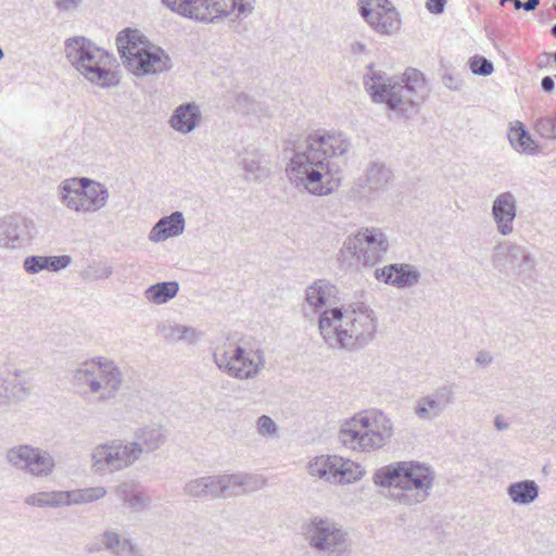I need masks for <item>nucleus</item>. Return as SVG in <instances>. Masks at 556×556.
<instances>
[{
  "mask_svg": "<svg viewBox=\"0 0 556 556\" xmlns=\"http://www.w3.org/2000/svg\"><path fill=\"white\" fill-rule=\"evenodd\" d=\"M351 50L358 54L366 51V46L363 42L356 41L351 45Z\"/></svg>",
  "mask_w": 556,
  "mask_h": 556,
  "instance_id": "obj_58",
  "label": "nucleus"
},
{
  "mask_svg": "<svg viewBox=\"0 0 556 556\" xmlns=\"http://www.w3.org/2000/svg\"><path fill=\"white\" fill-rule=\"evenodd\" d=\"M554 61L556 62V52L554 53Z\"/></svg>",
  "mask_w": 556,
  "mask_h": 556,
  "instance_id": "obj_63",
  "label": "nucleus"
},
{
  "mask_svg": "<svg viewBox=\"0 0 556 556\" xmlns=\"http://www.w3.org/2000/svg\"><path fill=\"white\" fill-rule=\"evenodd\" d=\"M116 496L135 511H143L150 508L151 497L142 485L136 481H124L115 489Z\"/></svg>",
  "mask_w": 556,
  "mask_h": 556,
  "instance_id": "obj_29",
  "label": "nucleus"
},
{
  "mask_svg": "<svg viewBox=\"0 0 556 556\" xmlns=\"http://www.w3.org/2000/svg\"><path fill=\"white\" fill-rule=\"evenodd\" d=\"M541 88L547 92V93H552L555 89V81H554V78L552 76H545L542 78L541 80Z\"/></svg>",
  "mask_w": 556,
  "mask_h": 556,
  "instance_id": "obj_53",
  "label": "nucleus"
},
{
  "mask_svg": "<svg viewBox=\"0 0 556 556\" xmlns=\"http://www.w3.org/2000/svg\"><path fill=\"white\" fill-rule=\"evenodd\" d=\"M342 132L317 130L299 144L286 167L289 181L299 190L315 197L333 193L342 182L338 159L350 150Z\"/></svg>",
  "mask_w": 556,
  "mask_h": 556,
  "instance_id": "obj_1",
  "label": "nucleus"
},
{
  "mask_svg": "<svg viewBox=\"0 0 556 556\" xmlns=\"http://www.w3.org/2000/svg\"><path fill=\"white\" fill-rule=\"evenodd\" d=\"M494 426L497 430H506L508 428V422H506L502 416H496L494 419Z\"/></svg>",
  "mask_w": 556,
  "mask_h": 556,
  "instance_id": "obj_56",
  "label": "nucleus"
},
{
  "mask_svg": "<svg viewBox=\"0 0 556 556\" xmlns=\"http://www.w3.org/2000/svg\"><path fill=\"white\" fill-rule=\"evenodd\" d=\"M358 11L367 24L380 35L391 36L401 28L400 14L389 0H358Z\"/></svg>",
  "mask_w": 556,
  "mask_h": 556,
  "instance_id": "obj_16",
  "label": "nucleus"
},
{
  "mask_svg": "<svg viewBox=\"0 0 556 556\" xmlns=\"http://www.w3.org/2000/svg\"><path fill=\"white\" fill-rule=\"evenodd\" d=\"M393 437V422L382 412L358 413L342 422L339 441L348 448L371 452L383 447Z\"/></svg>",
  "mask_w": 556,
  "mask_h": 556,
  "instance_id": "obj_7",
  "label": "nucleus"
},
{
  "mask_svg": "<svg viewBox=\"0 0 556 556\" xmlns=\"http://www.w3.org/2000/svg\"><path fill=\"white\" fill-rule=\"evenodd\" d=\"M28 388L22 380L20 370L7 363H0V406L9 407L25 400Z\"/></svg>",
  "mask_w": 556,
  "mask_h": 556,
  "instance_id": "obj_19",
  "label": "nucleus"
},
{
  "mask_svg": "<svg viewBox=\"0 0 556 556\" xmlns=\"http://www.w3.org/2000/svg\"><path fill=\"white\" fill-rule=\"evenodd\" d=\"M89 178H68L63 180L59 188L58 193L61 202L68 208L75 211L81 190L88 186Z\"/></svg>",
  "mask_w": 556,
  "mask_h": 556,
  "instance_id": "obj_34",
  "label": "nucleus"
},
{
  "mask_svg": "<svg viewBox=\"0 0 556 556\" xmlns=\"http://www.w3.org/2000/svg\"><path fill=\"white\" fill-rule=\"evenodd\" d=\"M443 84L451 90H460L463 88V81L454 78L451 74H444L442 77Z\"/></svg>",
  "mask_w": 556,
  "mask_h": 556,
  "instance_id": "obj_51",
  "label": "nucleus"
},
{
  "mask_svg": "<svg viewBox=\"0 0 556 556\" xmlns=\"http://www.w3.org/2000/svg\"><path fill=\"white\" fill-rule=\"evenodd\" d=\"M302 530L308 546L323 555L343 556L348 548L346 531L330 518L315 516Z\"/></svg>",
  "mask_w": 556,
  "mask_h": 556,
  "instance_id": "obj_10",
  "label": "nucleus"
},
{
  "mask_svg": "<svg viewBox=\"0 0 556 556\" xmlns=\"http://www.w3.org/2000/svg\"><path fill=\"white\" fill-rule=\"evenodd\" d=\"M71 261L68 255L47 256V270L58 271L66 268L71 264Z\"/></svg>",
  "mask_w": 556,
  "mask_h": 556,
  "instance_id": "obj_48",
  "label": "nucleus"
},
{
  "mask_svg": "<svg viewBox=\"0 0 556 556\" xmlns=\"http://www.w3.org/2000/svg\"><path fill=\"white\" fill-rule=\"evenodd\" d=\"M536 131L546 139H556V119L541 117L535 123Z\"/></svg>",
  "mask_w": 556,
  "mask_h": 556,
  "instance_id": "obj_44",
  "label": "nucleus"
},
{
  "mask_svg": "<svg viewBox=\"0 0 556 556\" xmlns=\"http://www.w3.org/2000/svg\"><path fill=\"white\" fill-rule=\"evenodd\" d=\"M521 261H522V256H520V254H518V255L516 256V258H510V262H509L510 264H509V265H510V266H511V268L515 270V265H516V264H518V263H519V262H521Z\"/></svg>",
  "mask_w": 556,
  "mask_h": 556,
  "instance_id": "obj_59",
  "label": "nucleus"
},
{
  "mask_svg": "<svg viewBox=\"0 0 556 556\" xmlns=\"http://www.w3.org/2000/svg\"><path fill=\"white\" fill-rule=\"evenodd\" d=\"M75 211L79 213H93L104 207L109 200L108 188L100 182L89 179L88 186L81 190Z\"/></svg>",
  "mask_w": 556,
  "mask_h": 556,
  "instance_id": "obj_27",
  "label": "nucleus"
},
{
  "mask_svg": "<svg viewBox=\"0 0 556 556\" xmlns=\"http://www.w3.org/2000/svg\"><path fill=\"white\" fill-rule=\"evenodd\" d=\"M522 261L515 265L514 274L526 286H531L536 281V261L535 257L523 247L520 252Z\"/></svg>",
  "mask_w": 556,
  "mask_h": 556,
  "instance_id": "obj_40",
  "label": "nucleus"
},
{
  "mask_svg": "<svg viewBox=\"0 0 556 556\" xmlns=\"http://www.w3.org/2000/svg\"><path fill=\"white\" fill-rule=\"evenodd\" d=\"M513 3L516 10L523 9V2H521L520 0H513Z\"/></svg>",
  "mask_w": 556,
  "mask_h": 556,
  "instance_id": "obj_60",
  "label": "nucleus"
},
{
  "mask_svg": "<svg viewBox=\"0 0 556 556\" xmlns=\"http://www.w3.org/2000/svg\"><path fill=\"white\" fill-rule=\"evenodd\" d=\"M65 492L67 506L89 504L103 498L108 493L104 486H90Z\"/></svg>",
  "mask_w": 556,
  "mask_h": 556,
  "instance_id": "obj_41",
  "label": "nucleus"
},
{
  "mask_svg": "<svg viewBox=\"0 0 556 556\" xmlns=\"http://www.w3.org/2000/svg\"><path fill=\"white\" fill-rule=\"evenodd\" d=\"M508 140L511 147L519 153L535 154L539 152L538 144L520 122H516V125L510 127Z\"/></svg>",
  "mask_w": 556,
  "mask_h": 556,
  "instance_id": "obj_35",
  "label": "nucleus"
},
{
  "mask_svg": "<svg viewBox=\"0 0 556 556\" xmlns=\"http://www.w3.org/2000/svg\"><path fill=\"white\" fill-rule=\"evenodd\" d=\"M113 273L112 266L106 263L89 265L81 271V278L86 281L108 279Z\"/></svg>",
  "mask_w": 556,
  "mask_h": 556,
  "instance_id": "obj_42",
  "label": "nucleus"
},
{
  "mask_svg": "<svg viewBox=\"0 0 556 556\" xmlns=\"http://www.w3.org/2000/svg\"><path fill=\"white\" fill-rule=\"evenodd\" d=\"M540 4V0H527L523 2V10L525 11H533L538 8Z\"/></svg>",
  "mask_w": 556,
  "mask_h": 556,
  "instance_id": "obj_57",
  "label": "nucleus"
},
{
  "mask_svg": "<svg viewBox=\"0 0 556 556\" xmlns=\"http://www.w3.org/2000/svg\"><path fill=\"white\" fill-rule=\"evenodd\" d=\"M256 431L261 437L276 438L279 433V427L271 417L262 415L256 420Z\"/></svg>",
  "mask_w": 556,
  "mask_h": 556,
  "instance_id": "obj_43",
  "label": "nucleus"
},
{
  "mask_svg": "<svg viewBox=\"0 0 556 556\" xmlns=\"http://www.w3.org/2000/svg\"><path fill=\"white\" fill-rule=\"evenodd\" d=\"M226 498L262 490L266 481L262 476L251 473H224Z\"/></svg>",
  "mask_w": 556,
  "mask_h": 556,
  "instance_id": "obj_25",
  "label": "nucleus"
},
{
  "mask_svg": "<svg viewBox=\"0 0 556 556\" xmlns=\"http://www.w3.org/2000/svg\"><path fill=\"white\" fill-rule=\"evenodd\" d=\"M393 180L392 172L381 162H370L366 168L363 186L370 192L383 191Z\"/></svg>",
  "mask_w": 556,
  "mask_h": 556,
  "instance_id": "obj_31",
  "label": "nucleus"
},
{
  "mask_svg": "<svg viewBox=\"0 0 556 556\" xmlns=\"http://www.w3.org/2000/svg\"><path fill=\"white\" fill-rule=\"evenodd\" d=\"M238 164L243 169L247 181L262 182L270 175L269 168L262 164V155L255 150L245 151Z\"/></svg>",
  "mask_w": 556,
  "mask_h": 556,
  "instance_id": "obj_30",
  "label": "nucleus"
},
{
  "mask_svg": "<svg viewBox=\"0 0 556 556\" xmlns=\"http://www.w3.org/2000/svg\"><path fill=\"white\" fill-rule=\"evenodd\" d=\"M522 248L523 245L510 241L498 243L495 245L491 256L493 266L500 271L506 270L510 264V258H516V256L522 252Z\"/></svg>",
  "mask_w": 556,
  "mask_h": 556,
  "instance_id": "obj_36",
  "label": "nucleus"
},
{
  "mask_svg": "<svg viewBox=\"0 0 556 556\" xmlns=\"http://www.w3.org/2000/svg\"><path fill=\"white\" fill-rule=\"evenodd\" d=\"M420 271L407 263H394L375 270V278L399 289L412 288L420 280Z\"/></svg>",
  "mask_w": 556,
  "mask_h": 556,
  "instance_id": "obj_20",
  "label": "nucleus"
},
{
  "mask_svg": "<svg viewBox=\"0 0 556 556\" xmlns=\"http://www.w3.org/2000/svg\"><path fill=\"white\" fill-rule=\"evenodd\" d=\"M551 33L554 37H556V24L552 27Z\"/></svg>",
  "mask_w": 556,
  "mask_h": 556,
  "instance_id": "obj_61",
  "label": "nucleus"
},
{
  "mask_svg": "<svg viewBox=\"0 0 556 556\" xmlns=\"http://www.w3.org/2000/svg\"><path fill=\"white\" fill-rule=\"evenodd\" d=\"M174 12L200 22H213L227 16L233 10L249 15L254 9V0H232L228 5L225 0H162Z\"/></svg>",
  "mask_w": 556,
  "mask_h": 556,
  "instance_id": "obj_11",
  "label": "nucleus"
},
{
  "mask_svg": "<svg viewBox=\"0 0 556 556\" xmlns=\"http://www.w3.org/2000/svg\"><path fill=\"white\" fill-rule=\"evenodd\" d=\"M137 450L121 439L99 444L91 452V469L100 476L124 470L140 459Z\"/></svg>",
  "mask_w": 556,
  "mask_h": 556,
  "instance_id": "obj_12",
  "label": "nucleus"
},
{
  "mask_svg": "<svg viewBox=\"0 0 556 556\" xmlns=\"http://www.w3.org/2000/svg\"><path fill=\"white\" fill-rule=\"evenodd\" d=\"M496 230L502 236L514 231V220L517 217V198L511 191H505L495 197L491 210Z\"/></svg>",
  "mask_w": 556,
  "mask_h": 556,
  "instance_id": "obj_21",
  "label": "nucleus"
},
{
  "mask_svg": "<svg viewBox=\"0 0 556 556\" xmlns=\"http://www.w3.org/2000/svg\"><path fill=\"white\" fill-rule=\"evenodd\" d=\"M71 261L68 255L47 256V270L58 271L66 268L71 264Z\"/></svg>",
  "mask_w": 556,
  "mask_h": 556,
  "instance_id": "obj_47",
  "label": "nucleus"
},
{
  "mask_svg": "<svg viewBox=\"0 0 556 556\" xmlns=\"http://www.w3.org/2000/svg\"><path fill=\"white\" fill-rule=\"evenodd\" d=\"M84 0H55L54 5L61 12H68L78 9Z\"/></svg>",
  "mask_w": 556,
  "mask_h": 556,
  "instance_id": "obj_50",
  "label": "nucleus"
},
{
  "mask_svg": "<svg viewBox=\"0 0 556 556\" xmlns=\"http://www.w3.org/2000/svg\"><path fill=\"white\" fill-rule=\"evenodd\" d=\"M254 101L245 93H238L235 99V108L243 113H249L252 110Z\"/></svg>",
  "mask_w": 556,
  "mask_h": 556,
  "instance_id": "obj_49",
  "label": "nucleus"
},
{
  "mask_svg": "<svg viewBox=\"0 0 556 556\" xmlns=\"http://www.w3.org/2000/svg\"><path fill=\"white\" fill-rule=\"evenodd\" d=\"M364 76V86L375 102L384 103L397 117L404 116L416 103L424 100L428 88L421 72L409 68L401 80L376 72L372 65Z\"/></svg>",
  "mask_w": 556,
  "mask_h": 556,
  "instance_id": "obj_4",
  "label": "nucleus"
},
{
  "mask_svg": "<svg viewBox=\"0 0 556 556\" xmlns=\"http://www.w3.org/2000/svg\"><path fill=\"white\" fill-rule=\"evenodd\" d=\"M116 46L123 65L138 77L164 73L172 67L169 55L162 48L153 46L138 29L121 31Z\"/></svg>",
  "mask_w": 556,
  "mask_h": 556,
  "instance_id": "obj_6",
  "label": "nucleus"
},
{
  "mask_svg": "<svg viewBox=\"0 0 556 556\" xmlns=\"http://www.w3.org/2000/svg\"><path fill=\"white\" fill-rule=\"evenodd\" d=\"M446 0H427L426 7L433 14H441L444 11Z\"/></svg>",
  "mask_w": 556,
  "mask_h": 556,
  "instance_id": "obj_52",
  "label": "nucleus"
},
{
  "mask_svg": "<svg viewBox=\"0 0 556 556\" xmlns=\"http://www.w3.org/2000/svg\"><path fill=\"white\" fill-rule=\"evenodd\" d=\"M549 60H551V54L547 52H542L538 56V66L540 68L547 66L549 63Z\"/></svg>",
  "mask_w": 556,
  "mask_h": 556,
  "instance_id": "obj_55",
  "label": "nucleus"
},
{
  "mask_svg": "<svg viewBox=\"0 0 556 556\" xmlns=\"http://www.w3.org/2000/svg\"><path fill=\"white\" fill-rule=\"evenodd\" d=\"M159 331L169 342L185 341L194 343L198 340L194 328L179 324L163 323L159 326Z\"/></svg>",
  "mask_w": 556,
  "mask_h": 556,
  "instance_id": "obj_37",
  "label": "nucleus"
},
{
  "mask_svg": "<svg viewBox=\"0 0 556 556\" xmlns=\"http://www.w3.org/2000/svg\"><path fill=\"white\" fill-rule=\"evenodd\" d=\"M72 382L85 394L96 396L100 404L111 402L121 393L125 375L117 363L105 356L86 359L72 370Z\"/></svg>",
  "mask_w": 556,
  "mask_h": 556,
  "instance_id": "obj_5",
  "label": "nucleus"
},
{
  "mask_svg": "<svg viewBox=\"0 0 556 556\" xmlns=\"http://www.w3.org/2000/svg\"><path fill=\"white\" fill-rule=\"evenodd\" d=\"M202 122L200 105L187 102L178 105L168 121L169 126L179 134L192 132Z\"/></svg>",
  "mask_w": 556,
  "mask_h": 556,
  "instance_id": "obj_24",
  "label": "nucleus"
},
{
  "mask_svg": "<svg viewBox=\"0 0 556 556\" xmlns=\"http://www.w3.org/2000/svg\"><path fill=\"white\" fill-rule=\"evenodd\" d=\"M65 54L71 64L90 83L102 88L116 86V73L108 68L110 55L85 37H73L65 41Z\"/></svg>",
  "mask_w": 556,
  "mask_h": 556,
  "instance_id": "obj_8",
  "label": "nucleus"
},
{
  "mask_svg": "<svg viewBox=\"0 0 556 556\" xmlns=\"http://www.w3.org/2000/svg\"><path fill=\"white\" fill-rule=\"evenodd\" d=\"M376 485L388 488V497L403 506H415L428 500L434 486L435 472L418 460L394 462L376 470Z\"/></svg>",
  "mask_w": 556,
  "mask_h": 556,
  "instance_id": "obj_3",
  "label": "nucleus"
},
{
  "mask_svg": "<svg viewBox=\"0 0 556 556\" xmlns=\"http://www.w3.org/2000/svg\"><path fill=\"white\" fill-rule=\"evenodd\" d=\"M455 402L453 384H443L419 397L414 406V414L422 421L439 418Z\"/></svg>",
  "mask_w": 556,
  "mask_h": 556,
  "instance_id": "obj_18",
  "label": "nucleus"
},
{
  "mask_svg": "<svg viewBox=\"0 0 556 556\" xmlns=\"http://www.w3.org/2000/svg\"><path fill=\"white\" fill-rule=\"evenodd\" d=\"M179 291L177 281H163L150 286L146 291V299L154 304H164L175 298Z\"/></svg>",
  "mask_w": 556,
  "mask_h": 556,
  "instance_id": "obj_39",
  "label": "nucleus"
},
{
  "mask_svg": "<svg viewBox=\"0 0 556 556\" xmlns=\"http://www.w3.org/2000/svg\"><path fill=\"white\" fill-rule=\"evenodd\" d=\"M23 267L28 274H37L47 270V256L31 255L24 260Z\"/></svg>",
  "mask_w": 556,
  "mask_h": 556,
  "instance_id": "obj_46",
  "label": "nucleus"
},
{
  "mask_svg": "<svg viewBox=\"0 0 556 556\" xmlns=\"http://www.w3.org/2000/svg\"><path fill=\"white\" fill-rule=\"evenodd\" d=\"M186 220L184 214L179 211L164 216L150 230L148 238L151 242L159 243L169 238L178 237L184 233Z\"/></svg>",
  "mask_w": 556,
  "mask_h": 556,
  "instance_id": "obj_28",
  "label": "nucleus"
},
{
  "mask_svg": "<svg viewBox=\"0 0 556 556\" xmlns=\"http://www.w3.org/2000/svg\"><path fill=\"white\" fill-rule=\"evenodd\" d=\"M167 441V430L157 422H150L134 431V440L130 443L136 446L137 453L142 457L161 448Z\"/></svg>",
  "mask_w": 556,
  "mask_h": 556,
  "instance_id": "obj_23",
  "label": "nucleus"
},
{
  "mask_svg": "<svg viewBox=\"0 0 556 556\" xmlns=\"http://www.w3.org/2000/svg\"><path fill=\"white\" fill-rule=\"evenodd\" d=\"M470 68L473 74L481 76H489L494 71L492 62L483 56L472 58L470 60Z\"/></svg>",
  "mask_w": 556,
  "mask_h": 556,
  "instance_id": "obj_45",
  "label": "nucleus"
},
{
  "mask_svg": "<svg viewBox=\"0 0 556 556\" xmlns=\"http://www.w3.org/2000/svg\"><path fill=\"white\" fill-rule=\"evenodd\" d=\"M493 361V357L490 355V353L481 351L476 356V363L481 366H486L491 364Z\"/></svg>",
  "mask_w": 556,
  "mask_h": 556,
  "instance_id": "obj_54",
  "label": "nucleus"
},
{
  "mask_svg": "<svg viewBox=\"0 0 556 556\" xmlns=\"http://www.w3.org/2000/svg\"><path fill=\"white\" fill-rule=\"evenodd\" d=\"M37 233L35 223L22 215L0 218V249L18 250L29 245Z\"/></svg>",
  "mask_w": 556,
  "mask_h": 556,
  "instance_id": "obj_17",
  "label": "nucleus"
},
{
  "mask_svg": "<svg viewBox=\"0 0 556 556\" xmlns=\"http://www.w3.org/2000/svg\"><path fill=\"white\" fill-rule=\"evenodd\" d=\"M307 472L312 477L334 484H350L359 479L365 470L357 463L338 455H320L307 463Z\"/></svg>",
  "mask_w": 556,
  "mask_h": 556,
  "instance_id": "obj_13",
  "label": "nucleus"
},
{
  "mask_svg": "<svg viewBox=\"0 0 556 556\" xmlns=\"http://www.w3.org/2000/svg\"><path fill=\"white\" fill-rule=\"evenodd\" d=\"M184 494L194 498H226L224 475L203 476L187 481Z\"/></svg>",
  "mask_w": 556,
  "mask_h": 556,
  "instance_id": "obj_22",
  "label": "nucleus"
},
{
  "mask_svg": "<svg viewBox=\"0 0 556 556\" xmlns=\"http://www.w3.org/2000/svg\"><path fill=\"white\" fill-rule=\"evenodd\" d=\"M7 462L34 477L47 478L55 467L54 457L46 450L21 444L8 450Z\"/></svg>",
  "mask_w": 556,
  "mask_h": 556,
  "instance_id": "obj_15",
  "label": "nucleus"
},
{
  "mask_svg": "<svg viewBox=\"0 0 556 556\" xmlns=\"http://www.w3.org/2000/svg\"><path fill=\"white\" fill-rule=\"evenodd\" d=\"M390 250L388 236L377 227H362L350 235L339 251L341 266L374 267L381 263Z\"/></svg>",
  "mask_w": 556,
  "mask_h": 556,
  "instance_id": "obj_9",
  "label": "nucleus"
},
{
  "mask_svg": "<svg viewBox=\"0 0 556 556\" xmlns=\"http://www.w3.org/2000/svg\"><path fill=\"white\" fill-rule=\"evenodd\" d=\"M25 504L34 507H62L66 504L65 491H42L26 496Z\"/></svg>",
  "mask_w": 556,
  "mask_h": 556,
  "instance_id": "obj_38",
  "label": "nucleus"
},
{
  "mask_svg": "<svg viewBox=\"0 0 556 556\" xmlns=\"http://www.w3.org/2000/svg\"><path fill=\"white\" fill-rule=\"evenodd\" d=\"M3 56H4V53H3L2 48L0 47V61L3 59Z\"/></svg>",
  "mask_w": 556,
  "mask_h": 556,
  "instance_id": "obj_62",
  "label": "nucleus"
},
{
  "mask_svg": "<svg viewBox=\"0 0 556 556\" xmlns=\"http://www.w3.org/2000/svg\"><path fill=\"white\" fill-rule=\"evenodd\" d=\"M539 485L533 480H522L510 483L507 495L517 505H529L539 497Z\"/></svg>",
  "mask_w": 556,
  "mask_h": 556,
  "instance_id": "obj_33",
  "label": "nucleus"
},
{
  "mask_svg": "<svg viewBox=\"0 0 556 556\" xmlns=\"http://www.w3.org/2000/svg\"><path fill=\"white\" fill-rule=\"evenodd\" d=\"M337 288L326 279H318L306 288L305 301L315 309L324 307L334 295Z\"/></svg>",
  "mask_w": 556,
  "mask_h": 556,
  "instance_id": "obj_32",
  "label": "nucleus"
},
{
  "mask_svg": "<svg viewBox=\"0 0 556 556\" xmlns=\"http://www.w3.org/2000/svg\"><path fill=\"white\" fill-rule=\"evenodd\" d=\"M102 546L113 556H146L143 551L129 538L123 536L117 530H105L101 535Z\"/></svg>",
  "mask_w": 556,
  "mask_h": 556,
  "instance_id": "obj_26",
  "label": "nucleus"
},
{
  "mask_svg": "<svg viewBox=\"0 0 556 556\" xmlns=\"http://www.w3.org/2000/svg\"><path fill=\"white\" fill-rule=\"evenodd\" d=\"M213 358L220 370L239 380L254 378L265 365L261 350L247 352L239 345L231 350L215 352Z\"/></svg>",
  "mask_w": 556,
  "mask_h": 556,
  "instance_id": "obj_14",
  "label": "nucleus"
},
{
  "mask_svg": "<svg viewBox=\"0 0 556 556\" xmlns=\"http://www.w3.org/2000/svg\"><path fill=\"white\" fill-rule=\"evenodd\" d=\"M377 327L375 312L364 303L325 309L318 320L325 343L331 349L349 352L358 351L371 342Z\"/></svg>",
  "mask_w": 556,
  "mask_h": 556,
  "instance_id": "obj_2",
  "label": "nucleus"
}]
</instances>
